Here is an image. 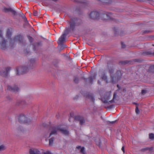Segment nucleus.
Instances as JSON below:
<instances>
[{
  "instance_id": "nucleus-1",
  "label": "nucleus",
  "mask_w": 154,
  "mask_h": 154,
  "mask_svg": "<svg viewBox=\"0 0 154 154\" xmlns=\"http://www.w3.org/2000/svg\"><path fill=\"white\" fill-rule=\"evenodd\" d=\"M11 32L10 31L9 29H8L7 32L6 37L8 38L9 39V43L5 39V41L7 42L8 44V46L5 50L8 47L10 48H12L14 43L17 40H18L20 43L22 42L23 38L20 35H19L13 37L12 38H11Z\"/></svg>"
},
{
  "instance_id": "nucleus-2",
  "label": "nucleus",
  "mask_w": 154,
  "mask_h": 154,
  "mask_svg": "<svg viewBox=\"0 0 154 154\" xmlns=\"http://www.w3.org/2000/svg\"><path fill=\"white\" fill-rule=\"evenodd\" d=\"M50 130L51 131V132L48 137H50L52 135L57 134V132L59 131H60L63 134L66 136H68L69 134V132L68 130L61 128L59 126L51 127L50 129Z\"/></svg>"
},
{
  "instance_id": "nucleus-3",
  "label": "nucleus",
  "mask_w": 154,
  "mask_h": 154,
  "mask_svg": "<svg viewBox=\"0 0 154 154\" xmlns=\"http://www.w3.org/2000/svg\"><path fill=\"white\" fill-rule=\"evenodd\" d=\"M122 76L121 72L120 71H117L114 74L110 75V81L112 83H114L120 80Z\"/></svg>"
},
{
  "instance_id": "nucleus-4",
  "label": "nucleus",
  "mask_w": 154,
  "mask_h": 154,
  "mask_svg": "<svg viewBox=\"0 0 154 154\" xmlns=\"http://www.w3.org/2000/svg\"><path fill=\"white\" fill-rule=\"evenodd\" d=\"M32 118L23 114H20L18 117L19 122L21 123H28L30 122Z\"/></svg>"
},
{
  "instance_id": "nucleus-5",
  "label": "nucleus",
  "mask_w": 154,
  "mask_h": 154,
  "mask_svg": "<svg viewBox=\"0 0 154 154\" xmlns=\"http://www.w3.org/2000/svg\"><path fill=\"white\" fill-rule=\"evenodd\" d=\"M8 46V44L4 38L2 32L0 30V48L2 50H5Z\"/></svg>"
},
{
  "instance_id": "nucleus-6",
  "label": "nucleus",
  "mask_w": 154,
  "mask_h": 154,
  "mask_svg": "<svg viewBox=\"0 0 154 154\" xmlns=\"http://www.w3.org/2000/svg\"><path fill=\"white\" fill-rule=\"evenodd\" d=\"M29 69L27 65L20 66L17 69V74L20 75L24 74L28 72Z\"/></svg>"
},
{
  "instance_id": "nucleus-7",
  "label": "nucleus",
  "mask_w": 154,
  "mask_h": 154,
  "mask_svg": "<svg viewBox=\"0 0 154 154\" xmlns=\"http://www.w3.org/2000/svg\"><path fill=\"white\" fill-rule=\"evenodd\" d=\"M70 33L69 29H66L64 33L62 34L60 37L58 41V43L59 44L61 45L65 41V38L66 35Z\"/></svg>"
},
{
  "instance_id": "nucleus-8",
  "label": "nucleus",
  "mask_w": 154,
  "mask_h": 154,
  "mask_svg": "<svg viewBox=\"0 0 154 154\" xmlns=\"http://www.w3.org/2000/svg\"><path fill=\"white\" fill-rule=\"evenodd\" d=\"M100 17V13L96 11H91L89 14V17L92 20H96L99 19Z\"/></svg>"
},
{
  "instance_id": "nucleus-9",
  "label": "nucleus",
  "mask_w": 154,
  "mask_h": 154,
  "mask_svg": "<svg viewBox=\"0 0 154 154\" xmlns=\"http://www.w3.org/2000/svg\"><path fill=\"white\" fill-rule=\"evenodd\" d=\"M111 96V92L109 91L106 92L104 96L102 98V100L104 103H108V100L110 98Z\"/></svg>"
},
{
  "instance_id": "nucleus-10",
  "label": "nucleus",
  "mask_w": 154,
  "mask_h": 154,
  "mask_svg": "<svg viewBox=\"0 0 154 154\" xmlns=\"http://www.w3.org/2000/svg\"><path fill=\"white\" fill-rule=\"evenodd\" d=\"M112 15L111 13L106 12L101 15V17L102 19L103 20H108L111 19Z\"/></svg>"
},
{
  "instance_id": "nucleus-11",
  "label": "nucleus",
  "mask_w": 154,
  "mask_h": 154,
  "mask_svg": "<svg viewBox=\"0 0 154 154\" xmlns=\"http://www.w3.org/2000/svg\"><path fill=\"white\" fill-rule=\"evenodd\" d=\"M143 60L139 59H135L132 60H125L122 61L121 62V63L122 64L125 65L128 63L132 64L133 63V62H141Z\"/></svg>"
},
{
  "instance_id": "nucleus-12",
  "label": "nucleus",
  "mask_w": 154,
  "mask_h": 154,
  "mask_svg": "<svg viewBox=\"0 0 154 154\" xmlns=\"http://www.w3.org/2000/svg\"><path fill=\"white\" fill-rule=\"evenodd\" d=\"M7 89L11 92L16 93L18 92L19 90V88L16 85L14 86H8Z\"/></svg>"
},
{
  "instance_id": "nucleus-13",
  "label": "nucleus",
  "mask_w": 154,
  "mask_h": 154,
  "mask_svg": "<svg viewBox=\"0 0 154 154\" xmlns=\"http://www.w3.org/2000/svg\"><path fill=\"white\" fill-rule=\"evenodd\" d=\"M74 119L75 121L79 122L80 124L81 125H83L85 122L84 117L80 116H75L74 118Z\"/></svg>"
},
{
  "instance_id": "nucleus-14",
  "label": "nucleus",
  "mask_w": 154,
  "mask_h": 154,
  "mask_svg": "<svg viewBox=\"0 0 154 154\" xmlns=\"http://www.w3.org/2000/svg\"><path fill=\"white\" fill-rule=\"evenodd\" d=\"M2 11L5 13L11 12L14 15H16L17 14L16 12L11 8L4 7L2 9Z\"/></svg>"
},
{
  "instance_id": "nucleus-15",
  "label": "nucleus",
  "mask_w": 154,
  "mask_h": 154,
  "mask_svg": "<svg viewBox=\"0 0 154 154\" xmlns=\"http://www.w3.org/2000/svg\"><path fill=\"white\" fill-rule=\"evenodd\" d=\"M69 23L70 25V29H69L70 32L71 31H73L75 30L76 23L73 20H71V21L69 22Z\"/></svg>"
},
{
  "instance_id": "nucleus-16",
  "label": "nucleus",
  "mask_w": 154,
  "mask_h": 154,
  "mask_svg": "<svg viewBox=\"0 0 154 154\" xmlns=\"http://www.w3.org/2000/svg\"><path fill=\"white\" fill-rule=\"evenodd\" d=\"M87 99L88 100L90 101L91 103L93 104L94 102L95 99L93 94L89 93L87 94Z\"/></svg>"
},
{
  "instance_id": "nucleus-17",
  "label": "nucleus",
  "mask_w": 154,
  "mask_h": 154,
  "mask_svg": "<svg viewBox=\"0 0 154 154\" xmlns=\"http://www.w3.org/2000/svg\"><path fill=\"white\" fill-rule=\"evenodd\" d=\"M35 60L33 59H31L28 63L27 66L30 69H32L35 66Z\"/></svg>"
},
{
  "instance_id": "nucleus-18",
  "label": "nucleus",
  "mask_w": 154,
  "mask_h": 154,
  "mask_svg": "<svg viewBox=\"0 0 154 154\" xmlns=\"http://www.w3.org/2000/svg\"><path fill=\"white\" fill-rule=\"evenodd\" d=\"M40 151L36 149H30L29 150L30 154H39Z\"/></svg>"
},
{
  "instance_id": "nucleus-19",
  "label": "nucleus",
  "mask_w": 154,
  "mask_h": 154,
  "mask_svg": "<svg viewBox=\"0 0 154 154\" xmlns=\"http://www.w3.org/2000/svg\"><path fill=\"white\" fill-rule=\"evenodd\" d=\"M96 75H94L93 76H91L88 78V83L89 84H92L93 80L95 79Z\"/></svg>"
},
{
  "instance_id": "nucleus-20",
  "label": "nucleus",
  "mask_w": 154,
  "mask_h": 154,
  "mask_svg": "<svg viewBox=\"0 0 154 154\" xmlns=\"http://www.w3.org/2000/svg\"><path fill=\"white\" fill-rule=\"evenodd\" d=\"M76 149H78L80 150V152L82 153L83 154H85L84 152V147H81L80 146H78L76 147Z\"/></svg>"
},
{
  "instance_id": "nucleus-21",
  "label": "nucleus",
  "mask_w": 154,
  "mask_h": 154,
  "mask_svg": "<svg viewBox=\"0 0 154 154\" xmlns=\"http://www.w3.org/2000/svg\"><path fill=\"white\" fill-rule=\"evenodd\" d=\"M153 54V53L151 51H145L142 53V54L144 56H149Z\"/></svg>"
},
{
  "instance_id": "nucleus-22",
  "label": "nucleus",
  "mask_w": 154,
  "mask_h": 154,
  "mask_svg": "<svg viewBox=\"0 0 154 154\" xmlns=\"http://www.w3.org/2000/svg\"><path fill=\"white\" fill-rule=\"evenodd\" d=\"M81 94L84 97H87V91L85 90L82 89L81 91Z\"/></svg>"
},
{
  "instance_id": "nucleus-23",
  "label": "nucleus",
  "mask_w": 154,
  "mask_h": 154,
  "mask_svg": "<svg viewBox=\"0 0 154 154\" xmlns=\"http://www.w3.org/2000/svg\"><path fill=\"white\" fill-rule=\"evenodd\" d=\"M116 95L117 93L116 92H114L113 94V96L112 99L109 101L110 103H113L114 102V100L116 99Z\"/></svg>"
},
{
  "instance_id": "nucleus-24",
  "label": "nucleus",
  "mask_w": 154,
  "mask_h": 154,
  "mask_svg": "<svg viewBox=\"0 0 154 154\" xmlns=\"http://www.w3.org/2000/svg\"><path fill=\"white\" fill-rule=\"evenodd\" d=\"M109 69V72L110 73V75H113L112 74L114 72V69L112 66H110L108 68Z\"/></svg>"
},
{
  "instance_id": "nucleus-25",
  "label": "nucleus",
  "mask_w": 154,
  "mask_h": 154,
  "mask_svg": "<svg viewBox=\"0 0 154 154\" xmlns=\"http://www.w3.org/2000/svg\"><path fill=\"white\" fill-rule=\"evenodd\" d=\"M95 142L96 144L100 147L101 141L100 139L99 138H97L96 141Z\"/></svg>"
},
{
  "instance_id": "nucleus-26",
  "label": "nucleus",
  "mask_w": 154,
  "mask_h": 154,
  "mask_svg": "<svg viewBox=\"0 0 154 154\" xmlns=\"http://www.w3.org/2000/svg\"><path fill=\"white\" fill-rule=\"evenodd\" d=\"M149 72L154 73V65L150 66L148 69Z\"/></svg>"
},
{
  "instance_id": "nucleus-27",
  "label": "nucleus",
  "mask_w": 154,
  "mask_h": 154,
  "mask_svg": "<svg viewBox=\"0 0 154 154\" xmlns=\"http://www.w3.org/2000/svg\"><path fill=\"white\" fill-rule=\"evenodd\" d=\"M152 32V30H144L142 31L143 34H148Z\"/></svg>"
},
{
  "instance_id": "nucleus-28",
  "label": "nucleus",
  "mask_w": 154,
  "mask_h": 154,
  "mask_svg": "<svg viewBox=\"0 0 154 154\" xmlns=\"http://www.w3.org/2000/svg\"><path fill=\"white\" fill-rule=\"evenodd\" d=\"M1 75L2 76L4 77H6L8 75V74L7 73L6 71H3L1 72Z\"/></svg>"
},
{
  "instance_id": "nucleus-29",
  "label": "nucleus",
  "mask_w": 154,
  "mask_h": 154,
  "mask_svg": "<svg viewBox=\"0 0 154 154\" xmlns=\"http://www.w3.org/2000/svg\"><path fill=\"white\" fill-rule=\"evenodd\" d=\"M6 149L5 146L4 145H2L0 146V152Z\"/></svg>"
},
{
  "instance_id": "nucleus-30",
  "label": "nucleus",
  "mask_w": 154,
  "mask_h": 154,
  "mask_svg": "<svg viewBox=\"0 0 154 154\" xmlns=\"http://www.w3.org/2000/svg\"><path fill=\"white\" fill-rule=\"evenodd\" d=\"M102 78L105 81L106 83H108L107 80V77L105 74H103L102 75Z\"/></svg>"
},
{
  "instance_id": "nucleus-31",
  "label": "nucleus",
  "mask_w": 154,
  "mask_h": 154,
  "mask_svg": "<svg viewBox=\"0 0 154 154\" xmlns=\"http://www.w3.org/2000/svg\"><path fill=\"white\" fill-rule=\"evenodd\" d=\"M54 138H51L49 140V145H52L53 143Z\"/></svg>"
},
{
  "instance_id": "nucleus-32",
  "label": "nucleus",
  "mask_w": 154,
  "mask_h": 154,
  "mask_svg": "<svg viewBox=\"0 0 154 154\" xmlns=\"http://www.w3.org/2000/svg\"><path fill=\"white\" fill-rule=\"evenodd\" d=\"M39 14V13H38L36 11H34L33 12V15L36 17L38 16Z\"/></svg>"
},
{
  "instance_id": "nucleus-33",
  "label": "nucleus",
  "mask_w": 154,
  "mask_h": 154,
  "mask_svg": "<svg viewBox=\"0 0 154 154\" xmlns=\"http://www.w3.org/2000/svg\"><path fill=\"white\" fill-rule=\"evenodd\" d=\"M148 150V147H146L143 148L140 150V151L142 152H144Z\"/></svg>"
},
{
  "instance_id": "nucleus-34",
  "label": "nucleus",
  "mask_w": 154,
  "mask_h": 154,
  "mask_svg": "<svg viewBox=\"0 0 154 154\" xmlns=\"http://www.w3.org/2000/svg\"><path fill=\"white\" fill-rule=\"evenodd\" d=\"M11 69V68L10 67H7L6 68L5 71H6V72H7L8 74Z\"/></svg>"
},
{
  "instance_id": "nucleus-35",
  "label": "nucleus",
  "mask_w": 154,
  "mask_h": 154,
  "mask_svg": "<svg viewBox=\"0 0 154 154\" xmlns=\"http://www.w3.org/2000/svg\"><path fill=\"white\" fill-rule=\"evenodd\" d=\"M135 112H136V113L137 114H139L140 113L139 110L137 106H136V108L135 109Z\"/></svg>"
},
{
  "instance_id": "nucleus-36",
  "label": "nucleus",
  "mask_w": 154,
  "mask_h": 154,
  "mask_svg": "<svg viewBox=\"0 0 154 154\" xmlns=\"http://www.w3.org/2000/svg\"><path fill=\"white\" fill-rule=\"evenodd\" d=\"M149 137L150 139H153L154 138V134H149Z\"/></svg>"
},
{
  "instance_id": "nucleus-37",
  "label": "nucleus",
  "mask_w": 154,
  "mask_h": 154,
  "mask_svg": "<svg viewBox=\"0 0 154 154\" xmlns=\"http://www.w3.org/2000/svg\"><path fill=\"white\" fill-rule=\"evenodd\" d=\"M66 47V45H60V50H63L64 48H65V47Z\"/></svg>"
},
{
  "instance_id": "nucleus-38",
  "label": "nucleus",
  "mask_w": 154,
  "mask_h": 154,
  "mask_svg": "<svg viewBox=\"0 0 154 154\" xmlns=\"http://www.w3.org/2000/svg\"><path fill=\"white\" fill-rule=\"evenodd\" d=\"M28 38L30 42H32V37L29 36H28Z\"/></svg>"
},
{
  "instance_id": "nucleus-39",
  "label": "nucleus",
  "mask_w": 154,
  "mask_h": 154,
  "mask_svg": "<svg viewBox=\"0 0 154 154\" xmlns=\"http://www.w3.org/2000/svg\"><path fill=\"white\" fill-rule=\"evenodd\" d=\"M24 21L25 22V23H24L25 25L27 26L29 25V23H28V22L27 19H26V20L25 19V20H24Z\"/></svg>"
},
{
  "instance_id": "nucleus-40",
  "label": "nucleus",
  "mask_w": 154,
  "mask_h": 154,
  "mask_svg": "<svg viewBox=\"0 0 154 154\" xmlns=\"http://www.w3.org/2000/svg\"><path fill=\"white\" fill-rule=\"evenodd\" d=\"M79 81V79L77 78H75L74 79V81L75 83H78Z\"/></svg>"
},
{
  "instance_id": "nucleus-41",
  "label": "nucleus",
  "mask_w": 154,
  "mask_h": 154,
  "mask_svg": "<svg viewBox=\"0 0 154 154\" xmlns=\"http://www.w3.org/2000/svg\"><path fill=\"white\" fill-rule=\"evenodd\" d=\"M146 91L144 90H143L141 91V94L143 95H144L146 93Z\"/></svg>"
},
{
  "instance_id": "nucleus-42",
  "label": "nucleus",
  "mask_w": 154,
  "mask_h": 154,
  "mask_svg": "<svg viewBox=\"0 0 154 154\" xmlns=\"http://www.w3.org/2000/svg\"><path fill=\"white\" fill-rule=\"evenodd\" d=\"M18 131H22L23 130V128L22 127H19L17 128V130Z\"/></svg>"
},
{
  "instance_id": "nucleus-43",
  "label": "nucleus",
  "mask_w": 154,
  "mask_h": 154,
  "mask_svg": "<svg viewBox=\"0 0 154 154\" xmlns=\"http://www.w3.org/2000/svg\"><path fill=\"white\" fill-rule=\"evenodd\" d=\"M148 150L150 152H153V147H151L150 148L148 147Z\"/></svg>"
},
{
  "instance_id": "nucleus-44",
  "label": "nucleus",
  "mask_w": 154,
  "mask_h": 154,
  "mask_svg": "<svg viewBox=\"0 0 154 154\" xmlns=\"http://www.w3.org/2000/svg\"><path fill=\"white\" fill-rule=\"evenodd\" d=\"M116 121H113L111 122H110L109 121H108V124H113L115 123L116 122Z\"/></svg>"
},
{
  "instance_id": "nucleus-45",
  "label": "nucleus",
  "mask_w": 154,
  "mask_h": 154,
  "mask_svg": "<svg viewBox=\"0 0 154 154\" xmlns=\"http://www.w3.org/2000/svg\"><path fill=\"white\" fill-rule=\"evenodd\" d=\"M23 15L21 16V17H22V18L23 19V20H25V19H26V17L25 15H24L23 14H22Z\"/></svg>"
},
{
  "instance_id": "nucleus-46",
  "label": "nucleus",
  "mask_w": 154,
  "mask_h": 154,
  "mask_svg": "<svg viewBox=\"0 0 154 154\" xmlns=\"http://www.w3.org/2000/svg\"><path fill=\"white\" fill-rule=\"evenodd\" d=\"M122 150L123 151V153H124L125 152V147L124 146L122 147Z\"/></svg>"
},
{
  "instance_id": "nucleus-47",
  "label": "nucleus",
  "mask_w": 154,
  "mask_h": 154,
  "mask_svg": "<svg viewBox=\"0 0 154 154\" xmlns=\"http://www.w3.org/2000/svg\"><path fill=\"white\" fill-rule=\"evenodd\" d=\"M125 33V32L123 31H122L120 32V35L122 36L123 35V34Z\"/></svg>"
},
{
  "instance_id": "nucleus-48",
  "label": "nucleus",
  "mask_w": 154,
  "mask_h": 154,
  "mask_svg": "<svg viewBox=\"0 0 154 154\" xmlns=\"http://www.w3.org/2000/svg\"><path fill=\"white\" fill-rule=\"evenodd\" d=\"M24 102L23 101H20V103L18 104V105H23V103Z\"/></svg>"
},
{
  "instance_id": "nucleus-49",
  "label": "nucleus",
  "mask_w": 154,
  "mask_h": 154,
  "mask_svg": "<svg viewBox=\"0 0 154 154\" xmlns=\"http://www.w3.org/2000/svg\"><path fill=\"white\" fill-rule=\"evenodd\" d=\"M70 116L71 117H73L74 116L73 113H70Z\"/></svg>"
},
{
  "instance_id": "nucleus-50",
  "label": "nucleus",
  "mask_w": 154,
  "mask_h": 154,
  "mask_svg": "<svg viewBox=\"0 0 154 154\" xmlns=\"http://www.w3.org/2000/svg\"><path fill=\"white\" fill-rule=\"evenodd\" d=\"M122 47L123 48H125V46L124 45H123V43H122Z\"/></svg>"
},
{
  "instance_id": "nucleus-51",
  "label": "nucleus",
  "mask_w": 154,
  "mask_h": 154,
  "mask_svg": "<svg viewBox=\"0 0 154 154\" xmlns=\"http://www.w3.org/2000/svg\"><path fill=\"white\" fill-rule=\"evenodd\" d=\"M49 152L47 151L46 152H45L44 154H48Z\"/></svg>"
},
{
  "instance_id": "nucleus-52",
  "label": "nucleus",
  "mask_w": 154,
  "mask_h": 154,
  "mask_svg": "<svg viewBox=\"0 0 154 154\" xmlns=\"http://www.w3.org/2000/svg\"><path fill=\"white\" fill-rule=\"evenodd\" d=\"M84 81L85 82H86V79H85V78H83V79Z\"/></svg>"
},
{
  "instance_id": "nucleus-53",
  "label": "nucleus",
  "mask_w": 154,
  "mask_h": 154,
  "mask_svg": "<svg viewBox=\"0 0 154 154\" xmlns=\"http://www.w3.org/2000/svg\"><path fill=\"white\" fill-rule=\"evenodd\" d=\"M22 14H23V13H20V16H21H21H22V15H22Z\"/></svg>"
},
{
  "instance_id": "nucleus-54",
  "label": "nucleus",
  "mask_w": 154,
  "mask_h": 154,
  "mask_svg": "<svg viewBox=\"0 0 154 154\" xmlns=\"http://www.w3.org/2000/svg\"><path fill=\"white\" fill-rule=\"evenodd\" d=\"M112 105H111L110 106H109L110 108H112Z\"/></svg>"
},
{
  "instance_id": "nucleus-55",
  "label": "nucleus",
  "mask_w": 154,
  "mask_h": 154,
  "mask_svg": "<svg viewBox=\"0 0 154 154\" xmlns=\"http://www.w3.org/2000/svg\"><path fill=\"white\" fill-rule=\"evenodd\" d=\"M69 122H70V118H69Z\"/></svg>"
},
{
  "instance_id": "nucleus-56",
  "label": "nucleus",
  "mask_w": 154,
  "mask_h": 154,
  "mask_svg": "<svg viewBox=\"0 0 154 154\" xmlns=\"http://www.w3.org/2000/svg\"><path fill=\"white\" fill-rule=\"evenodd\" d=\"M138 1H140V2H141L142 1V0H138Z\"/></svg>"
},
{
  "instance_id": "nucleus-57",
  "label": "nucleus",
  "mask_w": 154,
  "mask_h": 154,
  "mask_svg": "<svg viewBox=\"0 0 154 154\" xmlns=\"http://www.w3.org/2000/svg\"><path fill=\"white\" fill-rule=\"evenodd\" d=\"M33 50H34V51H35V48H33Z\"/></svg>"
},
{
  "instance_id": "nucleus-58",
  "label": "nucleus",
  "mask_w": 154,
  "mask_h": 154,
  "mask_svg": "<svg viewBox=\"0 0 154 154\" xmlns=\"http://www.w3.org/2000/svg\"><path fill=\"white\" fill-rule=\"evenodd\" d=\"M119 85H117V87H119Z\"/></svg>"
},
{
  "instance_id": "nucleus-59",
  "label": "nucleus",
  "mask_w": 154,
  "mask_h": 154,
  "mask_svg": "<svg viewBox=\"0 0 154 154\" xmlns=\"http://www.w3.org/2000/svg\"><path fill=\"white\" fill-rule=\"evenodd\" d=\"M152 45L153 46H154V45Z\"/></svg>"
},
{
  "instance_id": "nucleus-60",
  "label": "nucleus",
  "mask_w": 154,
  "mask_h": 154,
  "mask_svg": "<svg viewBox=\"0 0 154 154\" xmlns=\"http://www.w3.org/2000/svg\"><path fill=\"white\" fill-rule=\"evenodd\" d=\"M153 55H154V52L153 53Z\"/></svg>"
}]
</instances>
